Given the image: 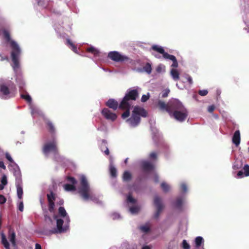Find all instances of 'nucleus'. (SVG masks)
I'll use <instances>...</instances> for the list:
<instances>
[{"label":"nucleus","instance_id":"f257e3e1","mask_svg":"<svg viewBox=\"0 0 249 249\" xmlns=\"http://www.w3.org/2000/svg\"><path fill=\"white\" fill-rule=\"evenodd\" d=\"M139 97L137 89H129L119 104V108L125 111L122 114V118L124 119L130 115L131 101H135Z\"/></svg>","mask_w":249,"mask_h":249},{"label":"nucleus","instance_id":"f03ea898","mask_svg":"<svg viewBox=\"0 0 249 249\" xmlns=\"http://www.w3.org/2000/svg\"><path fill=\"white\" fill-rule=\"evenodd\" d=\"M4 38L6 42L9 44L11 48V56L13 65L12 66L14 70L19 67V59L21 54V50L18 43L11 39L9 32L6 30L3 31Z\"/></svg>","mask_w":249,"mask_h":249},{"label":"nucleus","instance_id":"7ed1b4c3","mask_svg":"<svg viewBox=\"0 0 249 249\" xmlns=\"http://www.w3.org/2000/svg\"><path fill=\"white\" fill-rule=\"evenodd\" d=\"M158 107L160 110L168 112L170 116L172 115V113L180 110L184 107L182 104L177 99L171 100L167 104L159 100L158 102Z\"/></svg>","mask_w":249,"mask_h":249},{"label":"nucleus","instance_id":"20e7f679","mask_svg":"<svg viewBox=\"0 0 249 249\" xmlns=\"http://www.w3.org/2000/svg\"><path fill=\"white\" fill-rule=\"evenodd\" d=\"M78 193L82 198L85 200L89 199L93 200L95 198V195L91 190L86 178L84 176L80 178V186L78 189Z\"/></svg>","mask_w":249,"mask_h":249},{"label":"nucleus","instance_id":"39448f33","mask_svg":"<svg viewBox=\"0 0 249 249\" xmlns=\"http://www.w3.org/2000/svg\"><path fill=\"white\" fill-rule=\"evenodd\" d=\"M147 114L146 111L143 108L138 106H135L132 111L131 117L126 120V122L131 126L136 127L141 122L140 117H145Z\"/></svg>","mask_w":249,"mask_h":249},{"label":"nucleus","instance_id":"423d86ee","mask_svg":"<svg viewBox=\"0 0 249 249\" xmlns=\"http://www.w3.org/2000/svg\"><path fill=\"white\" fill-rule=\"evenodd\" d=\"M16 90V86L12 81L0 84V93L3 99H6L14 96Z\"/></svg>","mask_w":249,"mask_h":249},{"label":"nucleus","instance_id":"0eeeda50","mask_svg":"<svg viewBox=\"0 0 249 249\" xmlns=\"http://www.w3.org/2000/svg\"><path fill=\"white\" fill-rule=\"evenodd\" d=\"M151 49L157 52L162 54L164 58L166 59H170L173 61L171 66L173 68H177L178 67V62L176 57L171 54H168L165 52L163 48L158 45H154L151 47Z\"/></svg>","mask_w":249,"mask_h":249},{"label":"nucleus","instance_id":"6e6552de","mask_svg":"<svg viewBox=\"0 0 249 249\" xmlns=\"http://www.w3.org/2000/svg\"><path fill=\"white\" fill-rule=\"evenodd\" d=\"M50 151L53 152V154L55 155L59 154L58 149L57 146V142L54 138H53L52 142L46 143L42 147V152L46 156H48Z\"/></svg>","mask_w":249,"mask_h":249},{"label":"nucleus","instance_id":"1a4fd4ad","mask_svg":"<svg viewBox=\"0 0 249 249\" xmlns=\"http://www.w3.org/2000/svg\"><path fill=\"white\" fill-rule=\"evenodd\" d=\"M64 221L62 219H56V228H53L52 230H49L46 233L47 235H50L53 234L62 233L66 232L68 230L69 226L65 225L63 226Z\"/></svg>","mask_w":249,"mask_h":249},{"label":"nucleus","instance_id":"9d476101","mask_svg":"<svg viewBox=\"0 0 249 249\" xmlns=\"http://www.w3.org/2000/svg\"><path fill=\"white\" fill-rule=\"evenodd\" d=\"M108 57L111 60L117 62H126L130 60L128 56L122 55L117 51L109 52L108 53Z\"/></svg>","mask_w":249,"mask_h":249},{"label":"nucleus","instance_id":"9b49d317","mask_svg":"<svg viewBox=\"0 0 249 249\" xmlns=\"http://www.w3.org/2000/svg\"><path fill=\"white\" fill-rule=\"evenodd\" d=\"M188 115V111L184 107L180 110H177L175 112L172 113V115L170 116L179 122H182L186 119Z\"/></svg>","mask_w":249,"mask_h":249},{"label":"nucleus","instance_id":"f8f14e48","mask_svg":"<svg viewBox=\"0 0 249 249\" xmlns=\"http://www.w3.org/2000/svg\"><path fill=\"white\" fill-rule=\"evenodd\" d=\"M154 204L156 208V211L154 214V218L158 219L164 208L161 198L159 196H155L154 198Z\"/></svg>","mask_w":249,"mask_h":249},{"label":"nucleus","instance_id":"ddd939ff","mask_svg":"<svg viewBox=\"0 0 249 249\" xmlns=\"http://www.w3.org/2000/svg\"><path fill=\"white\" fill-rule=\"evenodd\" d=\"M102 115L104 117L108 120L111 121H115L117 118V115L115 113L112 112L107 108H104L102 112Z\"/></svg>","mask_w":249,"mask_h":249},{"label":"nucleus","instance_id":"4468645a","mask_svg":"<svg viewBox=\"0 0 249 249\" xmlns=\"http://www.w3.org/2000/svg\"><path fill=\"white\" fill-rule=\"evenodd\" d=\"M106 106L108 107L113 109V110H116L118 107L119 105L117 101L113 99H109L106 104Z\"/></svg>","mask_w":249,"mask_h":249},{"label":"nucleus","instance_id":"2eb2a0df","mask_svg":"<svg viewBox=\"0 0 249 249\" xmlns=\"http://www.w3.org/2000/svg\"><path fill=\"white\" fill-rule=\"evenodd\" d=\"M58 214L59 215L64 218L68 224L70 222V219L69 215L67 214V213L65 209V208L63 207H60L58 209Z\"/></svg>","mask_w":249,"mask_h":249},{"label":"nucleus","instance_id":"dca6fc26","mask_svg":"<svg viewBox=\"0 0 249 249\" xmlns=\"http://www.w3.org/2000/svg\"><path fill=\"white\" fill-rule=\"evenodd\" d=\"M243 171H239L237 175L238 178H242L244 175L245 176H249V165L248 164H246L243 167Z\"/></svg>","mask_w":249,"mask_h":249},{"label":"nucleus","instance_id":"f3484780","mask_svg":"<svg viewBox=\"0 0 249 249\" xmlns=\"http://www.w3.org/2000/svg\"><path fill=\"white\" fill-rule=\"evenodd\" d=\"M232 142L236 146H238L240 142V133L239 130H236L232 137Z\"/></svg>","mask_w":249,"mask_h":249},{"label":"nucleus","instance_id":"a211bd4d","mask_svg":"<svg viewBox=\"0 0 249 249\" xmlns=\"http://www.w3.org/2000/svg\"><path fill=\"white\" fill-rule=\"evenodd\" d=\"M8 238L11 243L12 246L14 248L17 247V244L16 241V233L14 231H9L8 234Z\"/></svg>","mask_w":249,"mask_h":249},{"label":"nucleus","instance_id":"6ab92c4d","mask_svg":"<svg viewBox=\"0 0 249 249\" xmlns=\"http://www.w3.org/2000/svg\"><path fill=\"white\" fill-rule=\"evenodd\" d=\"M142 167L144 171H150L154 168V165L151 163L146 161L142 162Z\"/></svg>","mask_w":249,"mask_h":249},{"label":"nucleus","instance_id":"aec40b11","mask_svg":"<svg viewBox=\"0 0 249 249\" xmlns=\"http://www.w3.org/2000/svg\"><path fill=\"white\" fill-rule=\"evenodd\" d=\"M46 124L49 132L53 136L56 132L54 124L50 121H47Z\"/></svg>","mask_w":249,"mask_h":249},{"label":"nucleus","instance_id":"412c9836","mask_svg":"<svg viewBox=\"0 0 249 249\" xmlns=\"http://www.w3.org/2000/svg\"><path fill=\"white\" fill-rule=\"evenodd\" d=\"M17 187V192L18 197L21 199L23 195V189L22 187V182L19 181L18 182H16Z\"/></svg>","mask_w":249,"mask_h":249},{"label":"nucleus","instance_id":"4be33fe9","mask_svg":"<svg viewBox=\"0 0 249 249\" xmlns=\"http://www.w3.org/2000/svg\"><path fill=\"white\" fill-rule=\"evenodd\" d=\"M14 175L16 178V182H22L21 172L18 167L14 169Z\"/></svg>","mask_w":249,"mask_h":249},{"label":"nucleus","instance_id":"5701e85b","mask_svg":"<svg viewBox=\"0 0 249 249\" xmlns=\"http://www.w3.org/2000/svg\"><path fill=\"white\" fill-rule=\"evenodd\" d=\"M1 242L5 249H10V244L7 239L6 235L3 233H1Z\"/></svg>","mask_w":249,"mask_h":249},{"label":"nucleus","instance_id":"b1692460","mask_svg":"<svg viewBox=\"0 0 249 249\" xmlns=\"http://www.w3.org/2000/svg\"><path fill=\"white\" fill-rule=\"evenodd\" d=\"M170 74L174 80L178 81L179 79V74L177 70L175 69H171Z\"/></svg>","mask_w":249,"mask_h":249},{"label":"nucleus","instance_id":"393cba45","mask_svg":"<svg viewBox=\"0 0 249 249\" xmlns=\"http://www.w3.org/2000/svg\"><path fill=\"white\" fill-rule=\"evenodd\" d=\"M132 178V174L129 171H126L124 173L123 179L124 181H129L131 180Z\"/></svg>","mask_w":249,"mask_h":249},{"label":"nucleus","instance_id":"a878e982","mask_svg":"<svg viewBox=\"0 0 249 249\" xmlns=\"http://www.w3.org/2000/svg\"><path fill=\"white\" fill-rule=\"evenodd\" d=\"M143 71L146 72L147 74H150L152 72V66L150 63L147 62L143 67Z\"/></svg>","mask_w":249,"mask_h":249},{"label":"nucleus","instance_id":"bb28decb","mask_svg":"<svg viewBox=\"0 0 249 249\" xmlns=\"http://www.w3.org/2000/svg\"><path fill=\"white\" fill-rule=\"evenodd\" d=\"M87 51L88 52L92 54H93L95 56H97L99 55L100 52L99 51L94 48L93 47H90L89 48H88L87 49Z\"/></svg>","mask_w":249,"mask_h":249},{"label":"nucleus","instance_id":"cd10ccee","mask_svg":"<svg viewBox=\"0 0 249 249\" xmlns=\"http://www.w3.org/2000/svg\"><path fill=\"white\" fill-rule=\"evenodd\" d=\"M54 201L51 200L49 198L48 199V210L50 212L53 213L54 212Z\"/></svg>","mask_w":249,"mask_h":249},{"label":"nucleus","instance_id":"c85d7f7f","mask_svg":"<svg viewBox=\"0 0 249 249\" xmlns=\"http://www.w3.org/2000/svg\"><path fill=\"white\" fill-rule=\"evenodd\" d=\"M64 189L67 191L76 190V187L74 184H66L64 185Z\"/></svg>","mask_w":249,"mask_h":249},{"label":"nucleus","instance_id":"c756f323","mask_svg":"<svg viewBox=\"0 0 249 249\" xmlns=\"http://www.w3.org/2000/svg\"><path fill=\"white\" fill-rule=\"evenodd\" d=\"M203 242V239L201 236H197L195 239L196 247L199 248Z\"/></svg>","mask_w":249,"mask_h":249},{"label":"nucleus","instance_id":"7c9ffc66","mask_svg":"<svg viewBox=\"0 0 249 249\" xmlns=\"http://www.w3.org/2000/svg\"><path fill=\"white\" fill-rule=\"evenodd\" d=\"M160 186L163 191L165 193H167L170 190V187L169 185L165 182H162Z\"/></svg>","mask_w":249,"mask_h":249},{"label":"nucleus","instance_id":"2f4dec72","mask_svg":"<svg viewBox=\"0 0 249 249\" xmlns=\"http://www.w3.org/2000/svg\"><path fill=\"white\" fill-rule=\"evenodd\" d=\"M139 229L142 231L144 233H147L150 231V227L148 224L141 226Z\"/></svg>","mask_w":249,"mask_h":249},{"label":"nucleus","instance_id":"473e14b6","mask_svg":"<svg viewBox=\"0 0 249 249\" xmlns=\"http://www.w3.org/2000/svg\"><path fill=\"white\" fill-rule=\"evenodd\" d=\"M110 174L112 178H115L117 176V170L113 166L110 167Z\"/></svg>","mask_w":249,"mask_h":249},{"label":"nucleus","instance_id":"72a5a7b5","mask_svg":"<svg viewBox=\"0 0 249 249\" xmlns=\"http://www.w3.org/2000/svg\"><path fill=\"white\" fill-rule=\"evenodd\" d=\"M182 204V199L181 197H178L175 203V205L177 208L181 207Z\"/></svg>","mask_w":249,"mask_h":249},{"label":"nucleus","instance_id":"f704fd0d","mask_svg":"<svg viewBox=\"0 0 249 249\" xmlns=\"http://www.w3.org/2000/svg\"><path fill=\"white\" fill-rule=\"evenodd\" d=\"M21 97L25 100L28 103L32 102V98L29 94H21Z\"/></svg>","mask_w":249,"mask_h":249},{"label":"nucleus","instance_id":"c9c22d12","mask_svg":"<svg viewBox=\"0 0 249 249\" xmlns=\"http://www.w3.org/2000/svg\"><path fill=\"white\" fill-rule=\"evenodd\" d=\"M129 210L132 213H137L139 211V208L137 206H133L130 207Z\"/></svg>","mask_w":249,"mask_h":249},{"label":"nucleus","instance_id":"e433bc0d","mask_svg":"<svg viewBox=\"0 0 249 249\" xmlns=\"http://www.w3.org/2000/svg\"><path fill=\"white\" fill-rule=\"evenodd\" d=\"M182 247L183 249H190V246L186 240H183Z\"/></svg>","mask_w":249,"mask_h":249},{"label":"nucleus","instance_id":"4c0bfd02","mask_svg":"<svg viewBox=\"0 0 249 249\" xmlns=\"http://www.w3.org/2000/svg\"><path fill=\"white\" fill-rule=\"evenodd\" d=\"M47 197L48 200L49 198L52 201H54L55 199V194L52 191L50 192V194L47 195Z\"/></svg>","mask_w":249,"mask_h":249},{"label":"nucleus","instance_id":"58836bf2","mask_svg":"<svg viewBox=\"0 0 249 249\" xmlns=\"http://www.w3.org/2000/svg\"><path fill=\"white\" fill-rule=\"evenodd\" d=\"M67 180L68 181L71 183L72 184L75 185L77 183L76 179L72 177L68 176L67 177Z\"/></svg>","mask_w":249,"mask_h":249},{"label":"nucleus","instance_id":"ea45409f","mask_svg":"<svg viewBox=\"0 0 249 249\" xmlns=\"http://www.w3.org/2000/svg\"><path fill=\"white\" fill-rule=\"evenodd\" d=\"M184 78L187 80L190 85H192L193 83L192 77L188 74H185L184 75Z\"/></svg>","mask_w":249,"mask_h":249},{"label":"nucleus","instance_id":"a19ab883","mask_svg":"<svg viewBox=\"0 0 249 249\" xmlns=\"http://www.w3.org/2000/svg\"><path fill=\"white\" fill-rule=\"evenodd\" d=\"M1 184L3 185H6L7 184V177L5 175H3L1 180Z\"/></svg>","mask_w":249,"mask_h":249},{"label":"nucleus","instance_id":"79ce46f5","mask_svg":"<svg viewBox=\"0 0 249 249\" xmlns=\"http://www.w3.org/2000/svg\"><path fill=\"white\" fill-rule=\"evenodd\" d=\"M149 97L150 95L149 93H148L147 95H143L141 98V101L142 102H145L149 99Z\"/></svg>","mask_w":249,"mask_h":249},{"label":"nucleus","instance_id":"37998d69","mask_svg":"<svg viewBox=\"0 0 249 249\" xmlns=\"http://www.w3.org/2000/svg\"><path fill=\"white\" fill-rule=\"evenodd\" d=\"M127 200L128 202L131 203H135L136 202V200L133 198V197L131 195H129L127 196Z\"/></svg>","mask_w":249,"mask_h":249},{"label":"nucleus","instance_id":"c03bdc74","mask_svg":"<svg viewBox=\"0 0 249 249\" xmlns=\"http://www.w3.org/2000/svg\"><path fill=\"white\" fill-rule=\"evenodd\" d=\"M5 158L10 162H11V163H13L14 162L13 160L12 159V157H11V155L8 153H6V154H5Z\"/></svg>","mask_w":249,"mask_h":249},{"label":"nucleus","instance_id":"a18cd8bd","mask_svg":"<svg viewBox=\"0 0 249 249\" xmlns=\"http://www.w3.org/2000/svg\"><path fill=\"white\" fill-rule=\"evenodd\" d=\"M180 188H181V191L183 193H185L187 192V187L185 183H182L180 185Z\"/></svg>","mask_w":249,"mask_h":249},{"label":"nucleus","instance_id":"49530a36","mask_svg":"<svg viewBox=\"0 0 249 249\" xmlns=\"http://www.w3.org/2000/svg\"><path fill=\"white\" fill-rule=\"evenodd\" d=\"M208 93V91L207 90H200L198 91V94L201 96H205Z\"/></svg>","mask_w":249,"mask_h":249},{"label":"nucleus","instance_id":"de8ad7c7","mask_svg":"<svg viewBox=\"0 0 249 249\" xmlns=\"http://www.w3.org/2000/svg\"><path fill=\"white\" fill-rule=\"evenodd\" d=\"M6 201V198L4 196L2 195H0V204H3L5 203Z\"/></svg>","mask_w":249,"mask_h":249},{"label":"nucleus","instance_id":"09e8293b","mask_svg":"<svg viewBox=\"0 0 249 249\" xmlns=\"http://www.w3.org/2000/svg\"><path fill=\"white\" fill-rule=\"evenodd\" d=\"M149 157L152 159H156L157 158V155L156 152H151L149 155Z\"/></svg>","mask_w":249,"mask_h":249},{"label":"nucleus","instance_id":"8fccbe9b","mask_svg":"<svg viewBox=\"0 0 249 249\" xmlns=\"http://www.w3.org/2000/svg\"><path fill=\"white\" fill-rule=\"evenodd\" d=\"M215 109V106L214 105H211L209 106L208 108V112L212 113L213 112Z\"/></svg>","mask_w":249,"mask_h":249},{"label":"nucleus","instance_id":"3c124183","mask_svg":"<svg viewBox=\"0 0 249 249\" xmlns=\"http://www.w3.org/2000/svg\"><path fill=\"white\" fill-rule=\"evenodd\" d=\"M0 61H2L4 60H8V57L7 56H2V55L0 53Z\"/></svg>","mask_w":249,"mask_h":249},{"label":"nucleus","instance_id":"603ef678","mask_svg":"<svg viewBox=\"0 0 249 249\" xmlns=\"http://www.w3.org/2000/svg\"><path fill=\"white\" fill-rule=\"evenodd\" d=\"M23 208H24L23 203V202H20L18 205V210L20 212H22L23 211Z\"/></svg>","mask_w":249,"mask_h":249},{"label":"nucleus","instance_id":"864d4df0","mask_svg":"<svg viewBox=\"0 0 249 249\" xmlns=\"http://www.w3.org/2000/svg\"><path fill=\"white\" fill-rule=\"evenodd\" d=\"M67 44L70 46L71 48H72L73 46L74 45V44L69 39H67Z\"/></svg>","mask_w":249,"mask_h":249},{"label":"nucleus","instance_id":"5fc2aeb1","mask_svg":"<svg viewBox=\"0 0 249 249\" xmlns=\"http://www.w3.org/2000/svg\"><path fill=\"white\" fill-rule=\"evenodd\" d=\"M240 168V166H239V165L238 164V162H235L234 163V164L233 166V168L234 170L238 169Z\"/></svg>","mask_w":249,"mask_h":249},{"label":"nucleus","instance_id":"6e6d98bb","mask_svg":"<svg viewBox=\"0 0 249 249\" xmlns=\"http://www.w3.org/2000/svg\"><path fill=\"white\" fill-rule=\"evenodd\" d=\"M0 167L4 170L6 169V166H5L3 162L2 161H0Z\"/></svg>","mask_w":249,"mask_h":249},{"label":"nucleus","instance_id":"4d7b16f0","mask_svg":"<svg viewBox=\"0 0 249 249\" xmlns=\"http://www.w3.org/2000/svg\"><path fill=\"white\" fill-rule=\"evenodd\" d=\"M71 50L75 53H77V47L74 45L73 46V47L71 48Z\"/></svg>","mask_w":249,"mask_h":249},{"label":"nucleus","instance_id":"13d9d810","mask_svg":"<svg viewBox=\"0 0 249 249\" xmlns=\"http://www.w3.org/2000/svg\"><path fill=\"white\" fill-rule=\"evenodd\" d=\"M104 153L106 155H108L109 154V150L107 147H106V149L105 150Z\"/></svg>","mask_w":249,"mask_h":249},{"label":"nucleus","instance_id":"bf43d9fd","mask_svg":"<svg viewBox=\"0 0 249 249\" xmlns=\"http://www.w3.org/2000/svg\"><path fill=\"white\" fill-rule=\"evenodd\" d=\"M35 249H41V246L38 244H36Z\"/></svg>","mask_w":249,"mask_h":249},{"label":"nucleus","instance_id":"052dcab7","mask_svg":"<svg viewBox=\"0 0 249 249\" xmlns=\"http://www.w3.org/2000/svg\"><path fill=\"white\" fill-rule=\"evenodd\" d=\"M168 95V92H164L163 94H162V97H167Z\"/></svg>","mask_w":249,"mask_h":249},{"label":"nucleus","instance_id":"680f3d73","mask_svg":"<svg viewBox=\"0 0 249 249\" xmlns=\"http://www.w3.org/2000/svg\"><path fill=\"white\" fill-rule=\"evenodd\" d=\"M142 249H150V248L148 246H146L142 247Z\"/></svg>","mask_w":249,"mask_h":249},{"label":"nucleus","instance_id":"e2e57ef3","mask_svg":"<svg viewBox=\"0 0 249 249\" xmlns=\"http://www.w3.org/2000/svg\"><path fill=\"white\" fill-rule=\"evenodd\" d=\"M23 86H24V84H21V85H20L19 86V89H23Z\"/></svg>","mask_w":249,"mask_h":249},{"label":"nucleus","instance_id":"0e129e2a","mask_svg":"<svg viewBox=\"0 0 249 249\" xmlns=\"http://www.w3.org/2000/svg\"><path fill=\"white\" fill-rule=\"evenodd\" d=\"M5 185H3L2 184L1 185H0V190H3V188H4V186Z\"/></svg>","mask_w":249,"mask_h":249},{"label":"nucleus","instance_id":"69168bd1","mask_svg":"<svg viewBox=\"0 0 249 249\" xmlns=\"http://www.w3.org/2000/svg\"><path fill=\"white\" fill-rule=\"evenodd\" d=\"M160 67H158L157 68V71H158V72L160 71Z\"/></svg>","mask_w":249,"mask_h":249},{"label":"nucleus","instance_id":"338daca9","mask_svg":"<svg viewBox=\"0 0 249 249\" xmlns=\"http://www.w3.org/2000/svg\"><path fill=\"white\" fill-rule=\"evenodd\" d=\"M127 160H128V158H126L125 160H124V162L125 163H126L127 162Z\"/></svg>","mask_w":249,"mask_h":249},{"label":"nucleus","instance_id":"774afa93","mask_svg":"<svg viewBox=\"0 0 249 249\" xmlns=\"http://www.w3.org/2000/svg\"><path fill=\"white\" fill-rule=\"evenodd\" d=\"M155 181L156 182H158V177H156V178H155Z\"/></svg>","mask_w":249,"mask_h":249}]
</instances>
